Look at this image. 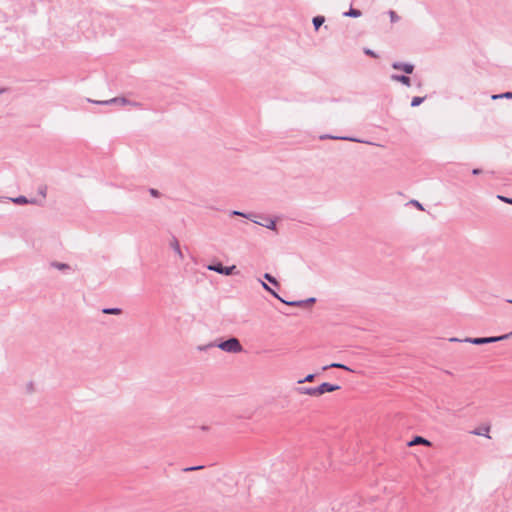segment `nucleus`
Instances as JSON below:
<instances>
[{
	"mask_svg": "<svg viewBox=\"0 0 512 512\" xmlns=\"http://www.w3.org/2000/svg\"><path fill=\"white\" fill-rule=\"evenodd\" d=\"M211 347H218L222 351H225L228 353H234V354L241 353L243 351V347H242L240 341L235 337H231L228 340L222 341L218 344L209 343L206 346H200L199 350H205V349L211 348Z\"/></svg>",
	"mask_w": 512,
	"mask_h": 512,
	"instance_id": "f257e3e1",
	"label": "nucleus"
},
{
	"mask_svg": "<svg viewBox=\"0 0 512 512\" xmlns=\"http://www.w3.org/2000/svg\"><path fill=\"white\" fill-rule=\"evenodd\" d=\"M231 215L232 216H241V217H244L258 225L264 226L271 230H276V223L273 219H265V222H261L258 220L259 216L255 213H243V212L236 211V210L232 211Z\"/></svg>",
	"mask_w": 512,
	"mask_h": 512,
	"instance_id": "f03ea898",
	"label": "nucleus"
},
{
	"mask_svg": "<svg viewBox=\"0 0 512 512\" xmlns=\"http://www.w3.org/2000/svg\"><path fill=\"white\" fill-rule=\"evenodd\" d=\"M87 101L90 103H93V104H97V105L116 104V105H121V106L131 105V106H135V107L139 105L137 102H132L125 97H115V98H111L109 100H102V101L87 99Z\"/></svg>",
	"mask_w": 512,
	"mask_h": 512,
	"instance_id": "7ed1b4c3",
	"label": "nucleus"
},
{
	"mask_svg": "<svg viewBox=\"0 0 512 512\" xmlns=\"http://www.w3.org/2000/svg\"><path fill=\"white\" fill-rule=\"evenodd\" d=\"M512 335V332L509 334H504L501 336H494V337H482V338H466L464 339V342H469L474 345H482V344H489L494 343L502 340L508 339Z\"/></svg>",
	"mask_w": 512,
	"mask_h": 512,
	"instance_id": "20e7f679",
	"label": "nucleus"
},
{
	"mask_svg": "<svg viewBox=\"0 0 512 512\" xmlns=\"http://www.w3.org/2000/svg\"><path fill=\"white\" fill-rule=\"evenodd\" d=\"M208 270L210 271H214V272H217L219 274H223V275H232L234 270L236 269V266L235 265H232L230 267H224L221 263H218V264H211V265H208Z\"/></svg>",
	"mask_w": 512,
	"mask_h": 512,
	"instance_id": "39448f33",
	"label": "nucleus"
},
{
	"mask_svg": "<svg viewBox=\"0 0 512 512\" xmlns=\"http://www.w3.org/2000/svg\"><path fill=\"white\" fill-rule=\"evenodd\" d=\"M339 389H340L339 385H334V384H330L328 382H324L317 387V393H318V396H321L324 393L334 392Z\"/></svg>",
	"mask_w": 512,
	"mask_h": 512,
	"instance_id": "423d86ee",
	"label": "nucleus"
},
{
	"mask_svg": "<svg viewBox=\"0 0 512 512\" xmlns=\"http://www.w3.org/2000/svg\"><path fill=\"white\" fill-rule=\"evenodd\" d=\"M392 68L395 70H402L406 74H412L414 71V65L411 63L394 62Z\"/></svg>",
	"mask_w": 512,
	"mask_h": 512,
	"instance_id": "0eeeda50",
	"label": "nucleus"
},
{
	"mask_svg": "<svg viewBox=\"0 0 512 512\" xmlns=\"http://www.w3.org/2000/svg\"><path fill=\"white\" fill-rule=\"evenodd\" d=\"M296 392L301 395L318 397L317 387H298L296 388Z\"/></svg>",
	"mask_w": 512,
	"mask_h": 512,
	"instance_id": "6e6552de",
	"label": "nucleus"
},
{
	"mask_svg": "<svg viewBox=\"0 0 512 512\" xmlns=\"http://www.w3.org/2000/svg\"><path fill=\"white\" fill-rule=\"evenodd\" d=\"M10 201H12L15 204L18 205H24V204H37L36 199H27L25 196H18L15 198H9Z\"/></svg>",
	"mask_w": 512,
	"mask_h": 512,
	"instance_id": "1a4fd4ad",
	"label": "nucleus"
},
{
	"mask_svg": "<svg viewBox=\"0 0 512 512\" xmlns=\"http://www.w3.org/2000/svg\"><path fill=\"white\" fill-rule=\"evenodd\" d=\"M391 79L393 81L400 82L407 87L411 86V79L408 76L393 74Z\"/></svg>",
	"mask_w": 512,
	"mask_h": 512,
	"instance_id": "9d476101",
	"label": "nucleus"
},
{
	"mask_svg": "<svg viewBox=\"0 0 512 512\" xmlns=\"http://www.w3.org/2000/svg\"><path fill=\"white\" fill-rule=\"evenodd\" d=\"M316 301L314 297L301 301H286L285 304L293 307L303 306L305 304H313Z\"/></svg>",
	"mask_w": 512,
	"mask_h": 512,
	"instance_id": "9b49d317",
	"label": "nucleus"
},
{
	"mask_svg": "<svg viewBox=\"0 0 512 512\" xmlns=\"http://www.w3.org/2000/svg\"><path fill=\"white\" fill-rule=\"evenodd\" d=\"M418 444L429 446L431 443L427 439H425L421 436H416L413 440H411L408 443V446L411 447V446L418 445Z\"/></svg>",
	"mask_w": 512,
	"mask_h": 512,
	"instance_id": "f8f14e48",
	"label": "nucleus"
},
{
	"mask_svg": "<svg viewBox=\"0 0 512 512\" xmlns=\"http://www.w3.org/2000/svg\"><path fill=\"white\" fill-rule=\"evenodd\" d=\"M172 249L174 250V252L177 254V256L179 257L180 260H183L184 259V255L181 251V248H180V244L178 242V240L174 239L171 243H170Z\"/></svg>",
	"mask_w": 512,
	"mask_h": 512,
	"instance_id": "ddd939ff",
	"label": "nucleus"
},
{
	"mask_svg": "<svg viewBox=\"0 0 512 512\" xmlns=\"http://www.w3.org/2000/svg\"><path fill=\"white\" fill-rule=\"evenodd\" d=\"M329 368H339L347 371H353L348 366L341 364V363H331L330 365H326L322 367V371H326Z\"/></svg>",
	"mask_w": 512,
	"mask_h": 512,
	"instance_id": "4468645a",
	"label": "nucleus"
},
{
	"mask_svg": "<svg viewBox=\"0 0 512 512\" xmlns=\"http://www.w3.org/2000/svg\"><path fill=\"white\" fill-rule=\"evenodd\" d=\"M260 283H261L262 287H263L266 291H268L269 293H271L275 298H277L279 301H281L282 303H284V304H285V302H286V301H285L284 299H282V298H281V297H280V296H279V295H278V294H277L273 289H271V288H270V286H269L268 284H266V283H265V282H263V281H260Z\"/></svg>",
	"mask_w": 512,
	"mask_h": 512,
	"instance_id": "2eb2a0df",
	"label": "nucleus"
},
{
	"mask_svg": "<svg viewBox=\"0 0 512 512\" xmlns=\"http://www.w3.org/2000/svg\"><path fill=\"white\" fill-rule=\"evenodd\" d=\"M490 427L486 426L483 429H476L472 433L479 436H485L487 438H490L489 436Z\"/></svg>",
	"mask_w": 512,
	"mask_h": 512,
	"instance_id": "dca6fc26",
	"label": "nucleus"
},
{
	"mask_svg": "<svg viewBox=\"0 0 512 512\" xmlns=\"http://www.w3.org/2000/svg\"><path fill=\"white\" fill-rule=\"evenodd\" d=\"M361 15H362L361 11L358 9H354V8H350L349 11L344 13L345 17H353V18H358Z\"/></svg>",
	"mask_w": 512,
	"mask_h": 512,
	"instance_id": "f3484780",
	"label": "nucleus"
},
{
	"mask_svg": "<svg viewBox=\"0 0 512 512\" xmlns=\"http://www.w3.org/2000/svg\"><path fill=\"white\" fill-rule=\"evenodd\" d=\"M325 18L323 16H316L313 18L312 22L316 30L320 28V26L324 23Z\"/></svg>",
	"mask_w": 512,
	"mask_h": 512,
	"instance_id": "a211bd4d",
	"label": "nucleus"
},
{
	"mask_svg": "<svg viewBox=\"0 0 512 512\" xmlns=\"http://www.w3.org/2000/svg\"><path fill=\"white\" fill-rule=\"evenodd\" d=\"M51 266L58 270H61V271H64V270H67L70 268V266L68 264L60 263V262H52Z\"/></svg>",
	"mask_w": 512,
	"mask_h": 512,
	"instance_id": "6ab92c4d",
	"label": "nucleus"
},
{
	"mask_svg": "<svg viewBox=\"0 0 512 512\" xmlns=\"http://www.w3.org/2000/svg\"><path fill=\"white\" fill-rule=\"evenodd\" d=\"M491 98L493 100H497V99H501V98L512 99V92H505L503 94H495V95H492Z\"/></svg>",
	"mask_w": 512,
	"mask_h": 512,
	"instance_id": "aec40b11",
	"label": "nucleus"
},
{
	"mask_svg": "<svg viewBox=\"0 0 512 512\" xmlns=\"http://www.w3.org/2000/svg\"><path fill=\"white\" fill-rule=\"evenodd\" d=\"M121 312L122 311L119 308H105V309H103V313L104 314L119 315Z\"/></svg>",
	"mask_w": 512,
	"mask_h": 512,
	"instance_id": "412c9836",
	"label": "nucleus"
},
{
	"mask_svg": "<svg viewBox=\"0 0 512 512\" xmlns=\"http://www.w3.org/2000/svg\"><path fill=\"white\" fill-rule=\"evenodd\" d=\"M425 100V97H414L411 101V106L412 107H417L419 106L421 103H423V101Z\"/></svg>",
	"mask_w": 512,
	"mask_h": 512,
	"instance_id": "4be33fe9",
	"label": "nucleus"
},
{
	"mask_svg": "<svg viewBox=\"0 0 512 512\" xmlns=\"http://www.w3.org/2000/svg\"><path fill=\"white\" fill-rule=\"evenodd\" d=\"M388 15H389V17H390V21H391L392 23L398 22V21H399V19H400V17L397 15V13H396L395 11H393V10H390V11L388 12Z\"/></svg>",
	"mask_w": 512,
	"mask_h": 512,
	"instance_id": "5701e85b",
	"label": "nucleus"
},
{
	"mask_svg": "<svg viewBox=\"0 0 512 512\" xmlns=\"http://www.w3.org/2000/svg\"><path fill=\"white\" fill-rule=\"evenodd\" d=\"M264 278L269 281L271 284L277 286L278 285V282L277 280L269 273H265L264 274Z\"/></svg>",
	"mask_w": 512,
	"mask_h": 512,
	"instance_id": "b1692460",
	"label": "nucleus"
},
{
	"mask_svg": "<svg viewBox=\"0 0 512 512\" xmlns=\"http://www.w3.org/2000/svg\"><path fill=\"white\" fill-rule=\"evenodd\" d=\"M315 375L314 374H308L304 379H301L298 381V384H302L304 382H312L314 381Z\"/></svg>",
	"mask_w": 512,
	"mask_h": 512,
	"instance_id": "393cba45",
	"label": "nucleus"
},
{
	"mask_svg": "<svg viewBox=\"0 0 512 512\" xmlns=\"http://www.w3.org/2000/svg\"><path fill=\"white\" fill-rule=\"evenodd\" d=\"M328 138H331V139H342V140H349V141H355V142H361L360 140L358 139H355V138H350V137H334V136H327Z\"/></svg>",
	"mask_w": 512,
	"mask_h": 512,
	"instance_id": "a878e982",
	"label": "nucleus"
},
{
	"mask_svg": "<svg viewBox=\"0 0 512 512\" xmlns=\"http://www.w3.org/2000/svg\"><path fill=\"white\" fill-rule=\"evenodd\" d=\"M364 53L366 55H368V56L373 57V58H377L378 57V55L374 51H372L371 49H368V48L364 49Z\"/></svg>",
	"mask_w": 512,
	"mask_h": 512,
	"instance_id": "bb28decb",
	"label": "nucleus"
},
{
	"mask_svg": "<svg viewBox=\"0 0 512 512\" xmlns=\"http://www.w3.org/2000/svg\"><path fill=\"white\" fill-rule=\"evenodd\" d=\"M46 193H47V187L46 186H43V187H40L39 188V194L45 198L46 197Z\"/></svg>",
	"mask_w": 512,
	"mask_h": 512,
	"instance_id": "cd10ccee",
	"label": "nucleus"
},
{
	"mask_svg": "<svg viewBox=\"0 0 512 512\" xmlns=\"http://www.w3.org/2000/svg\"><path fill=\"white\" fill-rule=\"evenodd\" d=\"M498 199H500L501 201L505 202V203H508V204H512V198H507V197H504V196H498Z\"/></svg>",
	"mask_w": 512,
	"mask_h": 512,
	"instance_id": "c85d7f7f",
	"label": "nucleus"
},
{
	"mask_svg": "<svg viewBox=\"0 0 512 512\" xmlns=\"http://www.w3.org/2000/svg\"><path fill=\"white\" fill-rule=\"evenodd\" d=\"M412 203H413V204H414L418 209H420V210H423V209H424V208H423V206H422V204H420L418 201L413 200V201H412Z\"/></svg>",
	"mask_w": 512,
	"mask_h": 512,
	"instance_id": "c756f323",
	"label": "nucleus"
},
{
	"mask_svg": "<svg viewBox=\"0 0 512 512\" xmlns=\"http://www.w3.org/2000/svg\"><path fill=\"white\" fill-rule=\"evenodd\" d=\"M481 172H482L481 169H478V168H475L472 170L473 175H479V174H481Z\"/></svg>",
	"mask_w": 512,
	"mask_h": 512,
	"instance_id": "7c9ffc66",
	"label": "nucleus"
},
{
	"mask_svg": "<svg viewBox=\"0 0 512 512\" xmlns=\"http://www.w3.org/2000/svg\"><path fill=\"white\" fill-rule=\"evenodd\" d=\"M202 466H198V467H190V468H187L185 469L186 471H191V470H197V469H201Z\"/></svg>",
	"mask_w": 512,
	"mask_h": 512,
	"instance_id": "2f4dec72",
	"label": "nucleus"
},
{
	"mask_svg": "<svg viewBox=\"0 0 512 512\" xmlns=\"http://www.w3.org/2000/svg\"><path fill=\"white\" fill-rule=\"evenodd\" d=\"M201 429H202L203 431H207L209 428H208L207 426H202V427H201Z\"/></svg>",
	"mask_w": 512,
	"mask_h": 512,
	"instance_id": "473e14b6",
	"label": "nucleus"
},
{
	"mask_svg": "<svg viewBox=\"0 0 512 512\" xmlns=\"http://www.w3.org/2000/svg\"><path fill=\"white\" fill-rule=\"evenodd\" d=\"M451 341H459L457 338H452Z\"/></svg>",
	"mask_w": 512,
	"mask_h": 512,
	"instance_id": "72a5a7b5",
	"label": "nucleus"
},
{
	"mask_svg": "<svg viewBox=\"0 0 512 512\" xmlns=\"http://www.w3.org/2000/svg\"><path fill=\"white\" fill-rule=\"evenodd\" d=\"M507 302H509V303H511V304H512V299L507 300Z\"/></svg>",
	"mask_w": 512,
	"mask_h": 512,
	"instance_id": "f704fd0d",
	"label": "nucleus"
}]
</instances>
